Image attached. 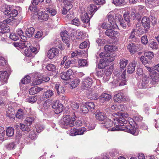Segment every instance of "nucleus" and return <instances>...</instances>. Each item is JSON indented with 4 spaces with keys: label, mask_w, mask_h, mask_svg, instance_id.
<instances>
[{
    "label": "nucleus",
    "mask_w": 159,
    "mask_h": 159,
    "mask_svg": "<svg viewBox=\"0 0 159 159\" xmlns=\"http://www.w3.org/2000/svg\"><path fill=\"white\" fill-rule=\"evenodd\" d=\"M128 116V114L127 113L120 112V115L117 118H116V122H114L116 126V127H112L110 129L112 131L123 130L125 132L129 133L133 135L136 136L138 134L139 132L137 131L136 129L131 124L127 125L126 126H124V124L127 123V120L125 119Z\"/></svg>",
    "instance_id": "f257e3e1"
},
{
    "label": "nucleus",
    "mask_w": 159,
    "mask_h": 159,
    "mask_svg": "<svg viewBox=\"0 0 159 159\" xmlns=\"http://www.w3.org/2000/svg\"><path fill=\"white\" fill-rule=\"evenodd\" d=\"M6 116L11 120H14L15 117L14 109L11 106H9L6 111Z\"/></svg>",
    "instance_id": "423d86ee"
},
{
    "label": "nucleus",
    "mask_w": 159,
    "mask_h": 159,
    "mask_svg": "<svg viewBox=\"0 0 159 159\" xmlns=\"http://www.w3.org/2000/svg\"><path fill=\"white\" fill-rule=\"evenodd\" d=\"M46 69L48 70L52 71H55L56 70V67L55 65L53 64H48L46 67Z\"/></svg>",
    "instance_id": "a19ab883"
},
{
    "label": "nucleus",
    "mask_w": 159,
    "mask_h": 159,
    "mask_svg": "<svg viewBox=\"0 0 159 159\" xmlns=\"http://www.w3.org/2000/svg\"><path fill=\"white\" fill-rule=\"evenodd\" d=\"M11 9L12 8L10 6L5 5L3 6L2 11L5 15H7L8 16L9 13L10 12Z\"/></svg>",
    "instance_id": "bb28decb"
},
{
    "label": "nucleus",
    "mask_w": 159,
    "mask_h": 159,
    "mask_svg": "<svg viewBox=\"0 0 159 159\" xmlns=\"http://www.w3.org/2000/svg\"><path fill=\"white\" fill-rule=\"evenodd\" d=\"M14 129L12 127H8L6 130V135L8 137H11L14 135Z\"/></svg>",
    "instance_id": "c9c22d12"
},
{
    "label": "nucleus",
    "mask_w": 159,
    "mask_h": 159,
    "mask_svg": "<svg viewBox=\"0 0 159 159\" xmlns=\"http://www.w3.org/2000/svg\"><path fill=\"white\" fill-rule=\"evenodd\" d=\"M89 98L91 99L97 100L99 98V95L97 93H92L89 94Z\"/></svg>",
    "instance_id": "4d7b16f0"
},
{
    "label": "nucleus",
    "mask_w": 159,
    "mask_h": 159,
    "mask_svg": "<svg viewBox=\"0 0 159 159\" xmlns=\"http://www.w3.org/2000/svg\"><path fill=\"white\" fill-rule=\"evenodd\" d=\"M50 79V78L47 76L43 77L42 78L39 77L37 78L36 79H35V80L33 82V84L34 85H38L41 84L42 82L41 80L45 82H48Z\"/></svg>",
    "instance_id": "a211bd4d"
},
{
    "label": "nucleus",
    "mask_w": 159,
    "mask_h": 159,
    "mask_svg": "<svg viewBox=\"0 0 159 159\" xmlns=\"http://www.w3.org/2000/svg\"><path fill=\"white\" fill-rule=\"evenodd\" d=\"M116 55L115 53H110L106 54V57L107 58H104L106 59L108 63L111 62L113 61L115 59V57Z\"/></svg>",
    "instance_id": "b1692460"
},
{
    "label": "nucleus",
    "mask_w": 159,
    "mask_h": 159,
    "mask_svg": "<svg viewBox=\"0 0 159 159\" xmlns=\"http://www.w3.org/2000/svg\"><path fill=\"white\" fill-rule=\"evenodd\" d=\"M87 107H88V109H89V111H93L95 107V104L94 103L92 102H88L86 104Z\"/></svg>",
    "instance_id": "49530a36"
},
{
    "label": "nucleus",
    "mask_w": 159,
    "mask_h": 159,
    "mask_svg": "<svg viewBox=\"0 0 159 159\" xmlns=\"http://www.w3.org/2000/svg\"><path fill=\"white\" fill-rule=\"evenodd\" d=\"M47 10L52 16H54L57 13L56 10L52 8H47Z\"/></svg>",
    "instance_id": "e2e57ef3"
},
{
    "label": "nucleus",
    "mask_w": 159,
    "mask_h": 159,
    "mask_svg": "<svg viewBox=\"0 0 159 159\" xmlns=\"http://www.w3.org/2000/svg\"><path fill=\"white\" fill-rule=\"evenodd\" d=\"M139 24H137L136 25V28L134 29L133 31L135 33V35H139L141 34L142 29L141 27L139 26Z\"/></svg>",
    "instance_id": "4c0bfd02"
},
{
    "label": "nucleus",
    "mask_w": 159,
    "mask_h": 159,
    "mask_svg": "<svg viewBox=\"0 0 159 159\" xmlns=\"http://www.w3.org/2000/svg\"><path fill=\"white\" fill-rule=\"evenodd\" d=\"M38 19L42 21H45L48 19V13L44 12H41L38 14Z\"/></svg>",
    "instance_id": "4be33fe9"
},
{
    "label": "nucleus",
    "mask_w": 159,
    "mask_h": 159,
    "mask_svg": "<svg viewBox=\"0 0 159 159\" xmlns=\"http://www.w3.org/2000/svg\"><path fill=\"white\" fill-rule=\"evenodd\" d=\"M128 61L125 59H121L120 60V68L121 69H124L128 64Z\"/></svg>",
    "instance_id": "f704fd0d"
},
{
    "label": "nucleus",
    "mask_w": 159,
    "mask_h": 159,
    "mask_svg": "<svg viewBox=\"0 0 159 159\" xmlns=\"http://www.w3.org/2000/svg\"><path fill=\"white\" fill-rule=\"evenodd\" d=\"M80 80L78 78L75 79L71 83V87L74 88L80 84Z\"/></svg>",
    "instance_id": "79ce46f5"
},
{
    "label": "nucleus",
    "mask_w": 159,
    "mask_h": 159,
    "mask_svg": "<svg viewBox=\"0 0 159 159\" xmlns=\"http://www.w3.org/2000/svg\"><path fill=\"white\" fill-rule=\"evenodd\" d=\"M105 34L107 36L113 39L119 38L120 37V34L118 32L115 31L112 29H107L105 32Z\"/></svg>",
    "instance_id": "39448f33"
},
{
    "label": "nucleus",
    "mask_w": 159,
    "mask_h": 159,
    "mask_svg": "<svg viewBox=\"0 0 159 159\" xmlns=\"http://www.w3.org/2000/svg\"><path fill=\"white\" fill-rule=\"evenodd\" d=\"M70 24L78 26L80 25V22L78 18H75L71 21Z\"/></svg>",
    "instance_id": "5fc2aeb1"
},
{
    "label": "nucleus",
    "mask_w": 159,
    "mask_h": 159,
    "mask_svg": "<svg viewBox=\"0 0 159 159\" xmlns=\"http://www.w3.org/2000/svg\"><path fill=\"white\" fill-rule=\"evenodd\" d=\"M95 115L96 119L100 121H103L106 118V115L98 110L96 111Z\"/></svg>",
    "instance_id": "dca6fc26"
},
{
    "label": "nucleus",
    "mask_w": 159,
    "mask_h": 159,
    "mask_svg": "<svg viewBox=\"0 0 159 159\" xmlns=\"http://www.w3.org/2000/svg\"><path fill=\"white\" fill-rule=\"evenodd\" d=\"M108 63L105 59H101L100 63L98 65V67L100 69H102L108 65Z\"/></svg>",
    "instance_id": "2f4dec72"
},
{
    "label": "nucleus",
    "mask_w": 159,
    "mask_h": 159,
    "mask_svg": "<svg viewBox=\"0 0 159 159\" xmlns=\"http://www.w3.org/2000/svg\"><path fill=\"white\" fill-rule=\"evenodd\" d=\"M124 17L125 20L127 23L128 26H130V25L129 24L130 21V18L128 12H126L124 14Z\"/></svg>",
    "instance_id": "a18cd8bd"
},
{
    "label": "nucleus",
    "mask_w": 159,
    "mask_h": 159,
    "mask_svg": "<svg viewBox=\"0 0 159 159\" xmlns=\"http://www.w3.org/2000/svg\"><path fill=\"white\" fill-rule=\"evenodd\" d=\"M72 4H66L65 6L63 7L62 13L63 14H66L68 11H69L72 7Z\"/></svg>",
    "instance_id": "473e14b6"
},
{
    "label": "nucleus",
    "mask_w": 159,
    "mask_h": 159,
    "mask_svg": "<svg viewBox=\"0 0 159 159\" xmlns=\"http://www.w3.org/2000/svg\"><path fill=\"white\" fill-rule=\"evenodd\" d=\"M137 64V61L134 60L130 62L127 68V72L128 73L132 74L135 70V67Z\"/></svg>",
    "instance_id": "2eb2a0df"
},
{
    "label": "nucleus",
    "mask_w": 159,
    "mask_h": 159,
    "mask_svg": "<svg viewBox=\"0 0 159 159\" xmlns=\"http://www.w3.org/2000/svg\"><path fill=\"white\" fill-rule=\"evenodd\" d=\"M81 19L82 21L84 23H88L90 20L87 12L85 11L82 12L81 15Z\"/></svg>",
    "instance_id": "6ab92c4d"
},
{
    "label": "nucleus",
    "mask_w": 159,
    "mask_h": 159,
    "mask_svg": "<svg viewBox=\"0 0 159 159\" xmlns=\"http://www.w3.org/2000/svg\"><path fill=\"white\" fill-rule=\"evenodd\" d=\"M50 103L48 100L44 102L43 106L45 109H48L50 107Z\"/></svg>",
    "instance_id": "338daca9"
},
{
    "label": "nucleus",
    "mask_w": 159,
    "mask_h": 159,
    "mask_svg": "<svg viewBox=\"0 0 159 159\" xmlns=\"http://www.w3.org/2000/svg\"><path fill=\"white\" fill-rule=\"evenodd\" d=\"M117 48L116 46L110 45H107L104 47V49L106 52L115 51H116Z\"/></svg>",
    "instance_id": "c85d7f7f"
},
{
    "label": "nucleus",
    "mask_w": 159,
    "mask_h": 159,
    "mask_svg": "<svg viewBox=\"0 0 159 159\" xmlns=\"http://www.w3.org/2000/svg\"><path fill=\"white\" fill-rule=\"evenodd\" d=\"M111 98V95L106 93H103L99 96V99L101 102H104L109 100Z\"/></svg>",
    "instance_id": "aec40b11"
},
{
    "label": "nucleus",
    "mask_w": 159,
    "mask_h": 159,
    "mask_svg": "<svg viewBox=\"0 0 159 159\" xmlns=\"http://www.w3.org/2000/svg\"><path fill=\"white\" fill-rule=\"evenodd\" d=\"M37 98L35 96H30L26 99V101L30 103H34L36 102Z\"/></svg>",
    "instance_id": "3c124183"
},
{
    "label": "nucleus",
    "mask_w": 159,
    "mask_h": 159,
    "mask_svg": "<svg viewBox=\"0 0 159 159\" xmlns=\"http://www.w3.org/2000/svg\"><path fill=\"white\" fill-rule=\"evenodd\" d=\"M13 18L3 20V22L0 24V33L4 34L8 33L10 31V28L7 24H10L13 21Z\"/></svg>",
    "instance_id": "7ed1b4c3"
},
{
    "label": "nucleus",
    "mask_w": 159,
    "mask_h": 159,
    "mask_svg": "<svg viewBox=\"0 0 159 159\" xmlns=\"http://www.w3.org/2000/svg\"><path fill=\"white\" fill-rule=\"evenodd\" d=\"M149 45L152 49H157L158 48V44L156 42L152 41L149 43Z\"/></svg>",
    "instance_id": "09e8293b"
},
{
    "label": "nucleus",
    "mask_w": 159,
    "mask_h": 159,
    "mask_svg": "<svg viewBox=\"0 0 159 159\" xmlns=\"http://www.w3.org/2000/svg\"><path fill=\"white\" fill-rule=\"evenodd\" d=\"M137 8L138 9V14L139 16L141 17V15L144 11L145 7L143 6H138Z\"/></svg>",
    "instance_id": "c03bdc74"
},
{
    "label": "nucleus",
    "mask_w": 159,
    "mask_h": 159,
    "mask_svg": "<svg viewBox=\"0 0 159 159\" xmlns=\"http://www.w3.org/2000/svg\"><path fill=\"white\" fill-rule=\"evenodd\" d=\"M10 38L14 41L17 40L19 39L18 36L16 35V34L14 33H12L10 34Z\"/></svg>",
    "instance_id": "bf43d9fd"
},
{
    "label": "nucleus",
    "mask_w": 159,
    "mask_h": 159,
    "mask_svg": "<svg viewBox=\"0 0 159 159\" xmlns=\"http://www.w3.org/2000/svg\"><path fill=\"white\" fill-rule=\"evenodd\" d=\"M104 122V123H102L103 124V127H104L105 128L107 129L109 128L108 129L109 131H112L110 129H111V128H110V127L112 126L113 124L112 121L108 119L106 120Z\"/></svg>",
    "instance_id": "cd10ccee"
},
{
    "label": "nucleus",
    "mask_w": 159,
    "mask_h": 159,
    "mask_svg": "<svg viewBox=\"0 0 159 159\" xmlns=\"http://www.w3.org/2000/svg\"><path fill=\"white\" fill-rule=\"evenodd\" d=\"M125 72L124 71L120 76L116 78V80L120 86H122L126 84V80L125 78Z\"/></svg>",
    "instance_id": "9d476101"
},
{
    "label": "nucleus",
    "mask_w": 159,
    "mask_h": 159,
    "mask_svg": "<svg viewBox=\"0 0 159 159\" xmlns=\"http://www.w3.org/2000/svg\"><path fill=\"white\" fill-rule=\"evenodd\" d=\"M30 81V77L29 75L26 76L25 77L23 78L20 83V84L22 83L23 84H27L29 83Z\"/></svg>",
    "instance_id": "ea45409f"
},
{
    "label": "nucleus",
    "mask_w": 159,
    "mask_h": 159,
    "mask_svg": "<svg viewBox=\"0 0 159 159\" xmlns=\"http://www.w3.org/2000/svg\"><path fill=\"white\" fill-rule=\"evenodd\" d=\"M75 120V117H71L70 115H66L63 116L60 124L61 126L63 125H69L70 127L73 126L74 125V122Z\"/></svg>",
    "instance_id": "f03ea898"
},
{
    "label": "nucleus",
    "mask_w": 159,
    "mask_h": 159,
    "mask_svg": "<svg viewBox=\"0 0 159 159\" xmlns=\"http://www.w3.org/2000/svg\"><path fill=\"white\" fill-rule=\"evenodd\" d=\"M15 116L19 119H23L25 117V113L24 111L21 109H19L15 114Z\"/></svg>",
    "instance_id": "c756f323"
},
{
    "label": "nucleus",
    "mask_w": 159,
    "mask_h": 159,
    "mask_svg": "<svg viewBox=\"0 0 159 159\" xmlns=\"http://www.w3.org/2000/svg\"><path fill=\"white\" fill-rule=\"evenodd\" d=\"M73 74V72L71 69H69L66 72H63L60 74V77L63 80H68L70 79V76Z\"/></svg>",
    "instance_id": "6e6552de"
},
{
    "label": "nucleus",
    "mask_w": 159,
    "mask_h": 159,
    "mask_svg": "<svg viewBox=\"0 0 159 159\" xmlns=\"http://www.w3.org/2000/svg\"><path fill=\"white\" fill-rule=\"evenodd\" d=\"M145 56L147 57L149 59H151L154 57V54L152 52H144Z\"/></svg>",
    "instance_id": "864d4df0"
},
{
    "label": "nucleus",
    "mask_w": 159,
    "mask_h": 159,
    "mask_svg": "<svg viewBox=\"0 0 159 159\" xmlns=\"http://www.w3.org/2000/svg\"><path fill=\"white\" fill-rule=\"evenodd\" d=\"M59 50L57 48H52L48 52V57L50 59H53L55 56L58 55Z\"/></svg>",
    "instance_id": "0eeeda50"
},
{
    "label": "nucleus",
    "mask_w": 159,
    "mask_h": 159,
    "mask_svg": "<svg viewBox=\"0 0 159 159\" xmlns=\"http://www.w3.org/2000/svg\"><path fill=\"white\" fill-rule=\"evenodd\" d=\"M54 94L53 91L49 89L44 93L43 96L44 98H48L51 97L54 95Z\"/></svg>",
    "instance_id": "7c9ffc66"
},
{
    "label": "nucleus",
    "mask_w": 159,
    "mask_h": 159,
    "mask_svg": "<svg viewBox=\"0 0 159 159\" xmlns=\"http://www.w3.org/2000/svg\"><path fill=\"white\" fill-rule=\"evenodd\" d=\"M61 35L63 41L67 44H69L70 42V38L69 35L68 34L67 31H63L61 33Z\"/></svg>",
    "instance_id": "4468645a"
},
{
    "label": "nucleus",
    "mask_w": 159,
    "mask_h": 159,
    "mask_svg": "<svg viewBox=\"0 0 159 159\" xmlns=\"http://www.w3.org/2000/svg\"><path fill=\"white\" fill-rule=\"evenodd\" d=\"M34 31V28L33 27H30L26 30V34L27 37L30 38L33 36Z\"/></svg>",
    "instance_id": "72a5a7b5"
},
{
    "label": "nucleus",
    "mask_w": 159,
    "mask_h": 159,
    "mask_svg": "<svg viewBox=\"0 0 159 159\" xmlns=\"http://www.w3.org/2000/svg\"><path fill=\"white\" fill-rule=\"evenodd\" d=\"M5 130L4 128L0 126V139L2 140L4 139V136L5 135Z\"/></svg>",
    "instance_id": "6e6d98bb"
},
{
    "label": "nucleus",
    "mask_w": 159,
    "mask_h": 159,
    "mask_svg": "<svg viewBox=\"0 0 159 159\" xmlns=\"http://www.w3.org/2000/svg\"><path fill=\"white\" fill-rule=\"evenodd\" d=\"M44 127L43 125L41 124H38L36 126V131L38 133H40L44 129Z\"/></svg>",
    "instance_id": "13d9d810"
},
{
    "label": "nucleus",
    "mask_w": 159,
    "mask_h": 159,
    "mask_svg": "<svg viewBox=\"0 0 159 159\" xmlns=\"http://www.w3.org/2000/svg\"><path fill=\"white\" fill-rule=\"evenodd\" d=\"M112 3L116 6H119L124 2V0H112Z\"/></svg>",
    "instance_id": "69168bd1"
},
{
    "label": "nucleus",
    "mask_w": 159,
    "mask_h": 159,
    "mask_svg": "<svg viewBox=\"0 0 159 159\" xmlns=\"http://www.w3.org/2000/svg\"><path fill=\"white\" fill-rule=\"evenodd\" d=\"M52 108L55 109V112L57 114H58L61 112L63 111V105L61 104H54L52 106Z\"/></svg>",
    "instance_id": "412c9836"
},
{
    "label": "nucleus",
    "mask_w": 159,
    "mask_h": 159,
    "mask_svg": "<svg viewBox=\"0 0 159 159\" xmlns=\"http://www.w3.org/2000/svg\"><path fill=\"white\" fill-rule=\"evenodd\" d=\"M125 96L123 93H119L115 95L114 97L115 102H120L125 100Z\"/></svg>",
    "instance_id": "f3484780"
},
{
    "label": "nucleus",
    "mask_w": 159,
    "mask_h": 159,
    "mask_svg": "<svg viewBox=\"0 0 159 159\" xmlns=\"http://www.w3.org/2000/svg\"><path fill=\"white\" fill-rule=\"evenodd\" d=\"M93 82L91 78H87L84 79L82 82L81 88L83 90H87L90 88Z\"/></svg>",
    "instance_id": "20e7f679"
},
{
    "label": "nucleus",
    "mask_w": 159,
    "mask_h": 159,
    "mask_svg": "<svg viewBox=\"0 0 159 159\" xmlns=\"http://www.w3.org/2000/svg\"><path fill=\"white\" fill-rule=\"evenodd\" d=\"M78 63L79 66L81 67L88 66V62L85 59H79L78 61Z\"/></svg>",
    "instance_id": "58836bf2"
},
{
    "label": "nucleus",
    "mask_w": 159,
    "mask_h": 159,
    "mask_svg": "<svg viewBox=\"0 0 159 159\" xmlns=\"http://www.w3.org/2000/svg\"><path fill=\"white\" fill-rule=\"evenodd\" d=\"M150 75L152 79L151 82L152 84H155L159 81V74L156 71L150 73Z\"/></svg>",
    "instance_id": "f8f14e48"
},
{
    "label": "nucleus",
    "mask_w": 159,
    "mask_h": 159,
    "mask_svg": "<svg viewBox=\"0 0 159 159\" xmlns=\"http://www.w3.org/2000/svg\"><path fill=\"white\" fill-rule=\"evenodd\" d=\"M71 106L72 109L76 111L79 107V103L73 102L71 103Z\"/></svg>",
    "instance_id": "680f3d73"
},
{
    "label": "nucleus",
    "mask_w": 159,
    "mask_h": 159,
    "mask_svg": "<svg viewBox=\"0 0 159 159\" xmlns=\"http://www.w3.org/2000/svg\"><path fill=\"white\" fill-rule=\"evenodd\" d=\"M142 23L146 29H148L150 27L149 18L147 16H144L142 20Z\"/></svg>",
    "instance_id": "5701e85b"
},
{
    "label": "nucleus",
    "mask_w": 159,
    "mask_h": 159,
    "mask_svg": "<svg viewBox=\"0 0 159 159\" xmlns=\"http://www.w3.org/2000/svg\"><path fill=\"white\" fill-rule=\"evenodd\" d=\"M43 89V88L33 87L29 89V92L30 94L33 95L37 93Z\"/></svg>",
    "instance_id": "a878e982"
},
{
    "label": "nucleus",
    "mask_w": 159,
    "mask_h": 159,
    "mask_svg": "<svg viewBox=\"0 0 159 159\" xmlns=\"http://www.w3.org/2000/svg\"><path fill=\"white\" fill-rule=\"evenodd\" d=\"M0 77L4 83H6L8 78V75L6 71H0Z\"/></svg>",
    "instance_id": "393cba45"
},
{
    "label": "nucleus",
    "mask_w": 159,
    "mask_h": 159,
    "mask_svg": "<svg viewBox=\"0 0 159 159\" xmlns=\"http://www.w3.org/2000/svg\"><path fill=\"white\" fill-rule=\"evenodd\" d=\"M140 46L139 44H136L134 43H130L127 46V48L131 54H134L139 48Z\"/></svg>",
    "instance_id": "1a4fd4ad"
},
{
    "label": "nucleus",
    "mask_w": 159,
    "mask_h": 159,
    "mask_svg": "<svg viewBox=\"0 0 159 159\" xmlns=\"http://www.w3.org/2000/svg\"><path fill=\"white\" fill-rule=\"evenodd\" d=\"M97 10V8L96 6L94 4H91L88 8V10L89 13L92 14L93 13L95 12Z\"/></svg>",
    "instance_id": "e433bc0d"
},
{
    "label": "nucleus",
    "mask_w": 159,
    "mask_h": 159,
    "mask_svg": "<svg viewBox=\"0 0 159 159\" xmlns=\"http://www.w3.org/2000/svg\"><path fill=\"white\" fill-rule=\"evenodd\" d=\"M80 108L82 112L84 113H87L89 111L86 104L81 105Z\"/></svg>",
    "instance_id": "603ef678"
},
{
    "label": "nucleus",
    "mask_w": 159,
    "mask_h": 159,
    "mask_svg": "<svg viewBox=\"0 0 159 159\" xmlns=\"http://www.w3.org/2000/svg\"><path fill=\"white\" fill-rule=\"evenodd\" d=\"M113 71V68L111 66H110L108 68H107V69H106V75L108 76L110 75L112 73Z\"/></svg>",
    "instance_id": "774afa93"
},
{
    "label": "nucleus",
    "mask_w": 159,
    "mask_h": 159,
    "mask_svg": "<svg viewBox=\"0 0 159 159\" xmlns=\"http://www.w3.org/2000/svg\"><path fill=\"white\" fill-rule=\"evenodd\" d=\"M146 4L147 7L152 8L159 5V0H147Z\"/></svg>",
    "instance_id": "ddd939ff"
},
{
    "label": "nucleus",
    "mask_w": 159,
    "mask_h": 159,
    "mask_svg": "<svg viewBox=\"0 0 159 159\" xmlns=\"http://www.w3.org/2000/svg\"><path fill=\"white\" fill-rule=\"evenodd\" d=\"M107 17L110 24L111 25L113 29H114L118 27L112 15L110 13H109Z\"/></svg>",
    "instance_id": "9b49d317"
},
{
    "label": "nucleus",
    "mask_w": 159,
    "mask_h": 159,
    "mask_svg": "<svg viewBox=\"0 0 159 159\" xmlns=\"http://www.w3.org/2000/svg\"><path fill=\"white\" fill-rule=\"evenodd\" d=\"M140 60L142 62L143 64L146 65L149 63V61L144 56H142L140 58Z\"/></svg>",
    "instance_id": "0e129e2a"
},
{
    "label": "nucleus",
    "mask_w": 159,
    "mask_h": 159,
    "mask_svg": "<svg viewBox=\"0 0 159 159\" xmlns=\"http://www.w3.org/2000/svg\"><path fill=\"white\" fill-rule=\"evenodd\" d=\"M131 15L133 17L134 19H136L138 20L140 19V16L138 15V12H136L134 9L132 10L131 12Z\"/></svg>",
    "instance_id": "8fccbe9b"
},
{
    "label": "nucleus",
    "mask_w": 159,
    "mask_h": 159,
    "mask_svg": "<svg viewBox=\"0 0 159 159\" xmlns=\"http://www.w3.org/2000/svg\"><path fill=\"white\" fill-rule=\"evenodd\" d=\"M55 44L56 46L60 48L61 50H62L64 49V48L62 47L61 41L60 40L57 39Z\"/></svg>",
    "instance_id": "052dcab7"
},
{
    "label": "nucleus",
    "mask_w": 159,
    "mask_h": 159,
    "mask_svg": "<svg viewBox=\"0 0 159 159\" xmlns=\"http://www.w3.org/2000/svg\"><path fill=\"white\" fill-rule=\"evenodd\" d=\"M18 14V11L14 9H11V10L9 13L8 17H14L16 16Z\"/></svg>",
    "instance_id": "37998d69"
},
{
    "label": "nucleus",
    "mask_w": 159,
    "mask_h": 159,
    "mask_svg": "<svg viewBox=\"0 0 159 159\" xmlns=\"http://www.w3.org/2000/svg\"><path fill=\"white\" fill-rule=\"evenodd\" d=\"M34 120V118L33 117H29L26 118L24 121V122L26 124H29V125H30Z\"/></svg>",
    "instance_id": "de8ad7c7"
}]
</instances>
